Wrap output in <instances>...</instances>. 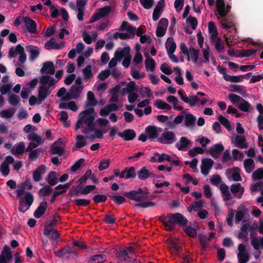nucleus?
Here are the masks:
<instances>
[{"label": "nucleus", "mask_w": 263, "mask_h": 263, "mask_svg": "<svg viewBox=\"0 0 263 263\" xmlns=\"http://www.w3.org/2000/svg\"><path fill=\"white\" fill-rule=\"evenodd\" d=\"M158 220L165 227V230L172 231L174 230L176 225L181 228L185 227L189 221L182 214L179 213H170L167 217H159Z\"/></svg>", "instance_id": "nucleus-1"}, {"label": "nucleus", "mask_w": 263, "mask_h": 263, "mask_svg": "<svg viewBox=\"0 0 263 263\" xmlns=\"http://www.w3.org/2000/svg\"><path fill=\"white\" fill-rule=\"evenodd\" d=\"M148 193L147 190H143L142 188H138L137 190L124 192L123 196L130 199L139 202V203H135L134 206H138L142 208L155 206L156 203L154 202H143L148 199Z\"/></svg>", "instance_id": "nucleus-2"}, {"label": "nucleus", "mask_w": 263, "mask_h": 263, "mask_svg": "<svg viewBox=\"0 0 263 263\" xmlns=\"http://www.w3.org/2000/svg\"><path fill=\"white\" fill-rule=\"evenodd\" d=\"M40 81L42 86L39 88L38 104H41L47 98L51 93L49 88L58 82L53 78L48 75L42 76Z\"/></svg>", "instance_id": "nucleus-3"}, {"label": "nucleus", "mask_w": 263, "mask_h": 263, "mask_svg": "<svg viewBox=\"0 0 263 263\" xmlns=\"http://www.w3.org/2000/svg\"><path fill=\"white\" fill-rule=\"evenodd\" d=\"M34 197L32 194L30 192L26 193L24 199L21 198L18 204V211L23 213H25L28 210L33 203Z\"/></svg>", "instance_id": "nucleus-4"}, {"label": "nucleus", "mask_w": 263, "mask_h": 263, "mask_svg": "<svg viewBox=\"0 0 263 263\" xmlns=\"http://www.w3.org/2000/svg\"><path fill=\"white\" fill-rule=\"evenodd\" d=\"M82 90L81 86L73 84L70 87L69 92H67L65 96L61 98V100L67 101L71 99H78L80 97Z\"/></svg>", "instance_id": "nucleus-5"}, {"label": "nucleus", "mask_w": 263, "mask_h": 263, "mask_svg": "<svg viewBox=\"0 0 263 263\" xmlns=\"http://www.w3.org/2000/svg\"><path fill=\"white\" fill-rule=\"evenodd\" d=\"M54 254L58 257L62 258L66 256L67 258H73L77 256L76 251L70 247L66 246L64 247L53 252Z\"/></svg>", "instance_id": "nucleus-6"}, {"label": "nucleus", "mask_w": 263, "mask_h": 263, "mask_svg": "<svg viewBox=\"0 0 263 263\" xmlns=\"http://www.w3.org/2000/svg\"><path fill=\"white\" fill-rule=\"evenodd\" d=\"M176 136L173 132L168 131L163 133L162 136L157 139V141L164 144H170L175 141Z\"/></svg>", "instance_id": "nucleus-7"}, {"label": "nucleus", "mask_w": 263, "mask_h": 263, "mask_svg": "<svg viewBox=\"0 0 263 263\" xmlns=\"http://www.w3.org/2000/svg\"><path fill=\"white\" fill-rule=\"evenodd\" d=\"M216 6L218 14L222 17L226 16L231 9V6L229 4H227L226 7L224 0H217Z\"/></svg>", "instance_id": "nucleus-8"}, {"label": "nucleus", "mask_w": 263, "mask_h": 263, "mask_svg": "<svg viewBox=\"0 0 263 263\" xmlns=\"http://www.w3.org/2000/svg\"><path fill=\"white\" fill-rule=\"evenodd\" d=\"M20 189L16 190V196L18 198L21 197L25 193V190L27 189L28 190H31L33 186L29 178H26L24 182L21 183L18 186Z\"/></svg>", "instance_id": "nucleus-9"}, {"label": "nucleus", "mask_w": 263, "mask_h": 263, "mask_svg": "<svg viewBox=\"0 0 263 263\" xmlns=\"http://www.w3.org/2000/svg\"><path fill=\"white\" fill-rule=\"evenodd\" d=\"M12 258V253L8 246H5L0 255V263H7Z\"/></svg>", "instance_id": "nucleus-10"}, {"label": "nucleus", "mask_w": 263, "mask_h": 263, "mask_svg": "<svg viewBox=\"0 0 263 263\" xmlns=\"http://www.w3.org/2000/svg\"><path fill=\"white\" fill-rule=\"evenodd\" d=\"M213 164L214 161L212 159L205 158L203 159L201 165V173L204 176L208 175Z\"/></svg>", "instance_id": "nucleus-11"}, {"label": "nucleus", "mask_w": 263, "mask_h": 263, "mask_svg": "<svg viewBox=\"0 0 263 263\" xmlns=\"http://www.w3.org/2000/svg\"><path fill=\"white\" fill-rule=\"evenodd\" d=\"M224 149L223 145L221 143H218L211 147L209 152L212 157L217 158L220 156Z\"/></svg>", "instance_id": "nucleus-12"}, {"label": "nucleus", "mask_w": 263, "mask_h": 263, "mask_svg": "<svg viewBox=\"0 0 263 263\" xmlns=\"http://www.w3.org/2000/svg\"><path fill=\"white\" fill-rule=\"evenodd\" d=\"M24 23L29 32L31 34L36 33V23L32 19L28 17L24 18Z\"/></svg>", "instance_id": "nucleus-13"}, {"label": "nucleus", "mask_w": 263, "mask_h": 263, "mask_svg": "<svg viewBox=\"0 0 263 263\" xmlns=\"http://www.w3.org/2000/svg\"><path fill=\"white\" fill-rule=\"evenodd\" d=\"M117 135L125 141L132 140L136 136L135 131L132 129H127L123 132H118Z\"/></svg>", "instance_id": "nucleus-14"}, {"label": "nucleus", "mask_w": 263, "mask_h": 263, "mask_svg": "<svg viewBox=\"0 0 263 263\" xmlns=\"http://www.w3.org/2000/svg\"><path fill=\"white\" fill-rule=\"evenodd\" d=\"M40 72L42 74H53L55 72L54 64L51 61H48L43 63V66Z\"/></svg>", "instance_id": "nucleus-15"}, {"label": "nucleus", "mask_w": 263, "mask_h": 263, "mask_svg": "<svg viewBox=\"0 0 263 263\" xmlns=\"http://www.w3.org/2000/svg\"><path fill=\"white\" fill-rule=\"evenodd\" d=\"M64 47V44L63 43L58 44L55 39L54 37L51 38L49 41L46 42L45 44V48L46 49H54L56 50H58L60 49H62Z\"/></svg>", "instance_id": "nucleus-16"}, {"label": "nucleus", "mask_w": 263, "mask_h": 263, "mask_svg": "<svg viewBox=\"0 0 263 263\" xmlns=\"http://www.w3.org/2000/svg\"><path fill=\"white\" fill-rule=\"evenodd\" d=\"M145 132L148 138L151 140L158 138V132L157 127L154 125H149L145 128Z\"/></svg>", "instance_id": "nucleus-17"}, {"label": "nucleus", "mask_w": 263, "mask_h": 263, "mask_svg": "<svg viewBox=\"0 0 263 263\" xmlns=\"http://www.w3.org/2000/svg\"><path fill=\"white\" fill-rule=\"evenodd\" d=\"M46 172V166L42 164L38 166L33 173V179L35 182H39L42 179V175Z\"/></svg>", "instance_id": "nucleus-18"}, {"label": "nucleus", "mask_w": 263, "mask_h": 263, "mask_svg": "<svg viewBox=\"0 0 263 263\" xmlns=\"http://www.w3.org/2000/svg\"><path fill=\"white\" fill-rule=\"evenodd\" d=\"M246 141V137L240 135H236L233 140V143L240 149L247 148L248 147V145Z\"/></svg>", "instance_id": "nucleus-19"}, {"label": "nucleus", "mask_w": 263, "mask_h": 263, "mask_svg": "<svg viewBox=\"0 0 263 263\" xmlns=\"http://www.w3.org/2000/svg\"><path fill=\"white\" fill-rule=\"evenodd\" d=\"M117 257L120 261H131V258L128 255L127 250L122 248H120L117 251Z\"/></svg>", "instance_id": "nucleus-20"}, {"label": "nucleus", "mask_w": 263, "mask_h": 263, "mask_svg": "<svg viewBox=\"0 0 263 263\" xmlns=\"http://www.w3.org/2000/svg\"><path fill=\"white\" fill-rule=\"evenodd\" d=\"M65 149L61 146L57 145V142H54L51 146L49 151L50 155H58L60 156H63L65 154Z\"/></svg>", "instance_id": "nucleus-21"}, {"label": "nucleus", "mask_w": 263, "mask_h": 263, "mask_svg": "<svg viewBox=\"0 0 263 263\" xmlns=\"http://www.w3.org/2000/svg\"><path fill=\"white\" fill-rule=\"evenodd\" d=\"M47 207V202L46 201L42 202L34 212L33 215L34 217L36 218H39L41 217L44 214Z\"/></svg>", "instance_id": "nucleus-22"}, {"label": "nucleus", "mask_w": 263, "mask_h": 263, "mask_svg": "<svg viewBox=\"0 0 263 263\" xmlns=\"http://www.w3.org/2000/svg\"><path fill=\"white\" fill-rule=\"evenodd\" d=\"M97 103L98 102L95 98L94 93L91 91H88L85 108H88L90 106H96L97 105Z\"/></svg>", "instance_id": "nucleus-23"}, {"label": "nucleus", "mask_w": 263, "mask_h": 263, "mask_svg": "<svg viewBox=\"0 0 263 263\" xmlns=\"http://www.w3.org/2000/svg\"><path fill=\"white\" fill-rule=\"evenodd\" d=\"M27 50L29 53V59L31 61L36 59L40 53L39 48L36 46H29L27 47Z\"/></svg>", "instance_id": "nucleus-24"}, {"label": "nucleus", "mask_w": 263, "mask_h": 263, "mask_svg": "<svg viewBox=\"0 0 263 263\" xmlns=\"http://www.w3.org/2000/svg\"><path fill=\"white\" fill-rule=\"evenodd\" d=\"M137 175L139 178L142 180H145L149 177H154L152 173L149 172L146 167H142L138 172Z\"/></svg>", "instance_id": "nucleus-25"}, {"label": "nucleus", "mask_w": 263, "mask_h": 263, "mask_svg": "<svg viewBox=\"0 0 263 263\" xmlns=\"http://www.w3.org/2000/svg\"><path fill=\"white\" fill-rule=\"evenodd\" d=\"M165 48L167 53H174L176 48V44L172 37L167 39L165 43Z\"/></svg>", "instance_id": "nucleus-26"}, {"label": "nucleus", "mask_w": 263, "mask_h": 263, "mask_svg": "<svg viewBox=\"0 0 263 263\" xmlns=\"http://www.w3.org/2000/svg\"><path fill=\"white\" fill-rule=\"evenodd\" d=\"M106 260V255L96 254L92 255L88 260L87 263H102Z\"/></svg>", "instance_id": "nucleus-27"}, {"label": "nucleus", "mask_w": 263, "mask_h": 263, "mask_svg": "<svg viewBox=\"0 0 263 263\" xmlns=\"http://www.w3.org/2000/svg\"><path fill=\"white\" fill-rule=\"evenodd\" d=\"M196 119L191 114H187L184 117V125L186 127H194L195 125Z\"/></svg>", "instance_id": "nucleus-28"}, {"label": "nucleus", "mask_w": 263, "mask_h": 263, "mask_svg": "<svg viewBox=\"0 0 263 263\" xmlns=\"http://www.w3.org/2000/svg\"><path fill=\"white\" fill-rule=\"evenodd\" d=\"M243 165L246 172L248 174H250L255 168L254 160L250 158L245 159Z\"/></svg>", "instance_id": "nucleus-29"}, {"label": "nucleus", "mask_w": 263, "mask_h": 263, "mask_svg": "<svg viewBox=\"0 0 263 263\" xmlns=\"http://www.w3.org/2000/svg\"><path fill=\"white\" fill-rule=\"evenodd\" d=\"M46 180L50 186H54L57 184L58 182V180L56 172L54 171H51L48 174L46 178Z\"/></svg>", "instance_id": "nucleus-30"}, {"label": "nucleus", "mask_w": 263, "mask_h": 263, "mask_svg": "<svg viewBox=\"0 0 263 263\" xmlns=\"http://www.w3.org/2000/svg\"><path fill=\"white\" fill-rule=\"evenodd\" d=\"M203 203L202 200L193 202L187 208V211L191 213L193 211H200L203 206Z\"/></svg>", "instance_id": "nucleus-31"}, {"label": "nucleus", "mask_w": 263, "mask_h": 263, "mask_svg": "<svg viewBox=\"0 0 263 263\" xmlns=\"http://www.w3.org/2000/svg\"><path fill=\"white\" fill-rule=\"evenodd\" d=\"M230 190L232 193H237L239 192L240 195L238 196V198L239 199L241 198L244 192V189L241 186L239 183L232 184L231 186Z\"/></svg>", "instance_id": "nucleus-32"}, {"label": "nucleus", "mask_w": 263, "mask_h": 263, "mask_svg": "<svg viewBox=\"0 0 263 263\" xmlns=\"http://www.w3.org/2000/svg\"><path fill=\"white\" fill-rule=\"evenodd\" d=\"M220 188L223 196V200H229L231 198V196L229 192L228 186L225 184H221Z\"/></svg>", "instance_id": "nucleus-33"}, {"label": "nucleus", "mask_w": 263, "mask_h": 263, "mask_svg": "<svg viewBox=\"0 0 263 263\" xmlns=\"http://www.w3.org/2000/svg\"><path fill=\"white\" fill-rule=\"evenodd\" d=\"M190 143V141L185 137H182L180 139V143L176 144V147L179 151H182L183 149L187 147Z\"/></svg>", "instance_id": "nucleus-34"}, {"label": "nucleus", "mask_w": 263, "mask_h": 263, "mask_svg": "<svg viewBox=\"0 0 263 263\" xmlns=\"http://www.w3.org/2000/svg\"><path fill=\"white\" fill-rule=\"evenodd\" d=\"M83 186L80 185L73 186L69 190L68 195L70 197L82 195V190Z\"/></svg>", "instance_id": "nucleus-35"}, {"label": "nucleus", "mask_w": 263, "mask_h": 263, "mask_svg": "<svg viewBox=\"0 0 263 263\" xmlns=\"http://www.w3.org/2000/svg\"><path fill=\"white\" fill-rule=\"evenodd\" d=\"M134 91H138V89L136 88V85L134 81H130L128 83L126 87L122 88L123 93H132L134 92Z\"/></svg>", "instance_id": "nucleus-36"}, {"label": "nucleus", "mask_w": 263, "mask_h": 263, "mask_svg": "<svg viewBox=\"0 0 263 263\" xmlns=\"http://www.w3.org/2000/svg\"><path fill=\"white\" fill-rule=\"evenodd\" d=\"M25 151V145L24 142H20L16 144L15 149L14 147L11 149V153L13 155L23 154Z\"/></svg>", "instance_id": "nucleus-37"}, {"label": "nucleus", "mask_w": 263, "mask_h": 263, "mask_svg": "<svg viewBox=\"0 0 263 263\" xmlns=\"http://www.w3.org/2000/svg\"><path fill=\"white\" fill-rule=\"evenodd\" d=\"M209 31L211 33V40H214L217 37L218 32L214 23L210 22L208 25Z\"/></svg>", "instance_id": "nucleus-38"}, {"label": "nucleus", "mask_w": 263, "mask_h": 263, "mask_svg": "<svg viewBox=\"0 0 263 263\" xmlns=\"http://www.w3.org/2000/svg\"><path fill=\"white\" fill-rule=\"evenodd\" d=\"M28 139L29 140L32 141V142H35L38 145L44 142L43 139L34 133L29 134L28 136Z\"/></svg>", "instance_id": "nucleus-39"}, {"label": "nucleus", "mask_w": 263, "mask_h": 263, "mask_svg": "<svg viewBox=\"0 0 263 263\" xmlns=\"http://www.w3.org/2000/svg\"><path fill=\"white\" fill-rule=\"evenodd\" d=\"M52 188L49 185H45L43 187L41 188L39 192V195L40 196H43L45 198V201L46 198L51 193Z\"/></svg>", "instance_id": "nucleus-40"}, {"label": "nucleus", "mask_w": 263, "mask_h": 263, "mask_svg": "<svg viewBox=\"0 0 263 263\" xmlns=\"http://www.w3.org/2000/svg\"><path fill=\"white\" fill-rule=\"evenodd\" d=\"M199 101V99L196 95H190L189 97H187V101L185 100L184 102L189 104L191 107H193L196 105V104Z\"/></svg>", "instance_id": "nucleus-41"}, {"label": "nucleus", "mask_w": 263, "mask_h": 263, "mask_svg": "<svg viewBox=\"0 0 263 263\" xmlns=\"http://www.w3.org/2000/svg\"><path fill=\"white\" fill-rule=\"evenodd\" d=\"M111 11V7L109 6H106L104 7L100 8L97 13L99 14V16L101 18H103L108 16L109 14L110 13Z\"/></svg>", "instance_id": "nucleus-42"}, {"label": "nucleus", "mask_w": 263, "mask_h": 263, "mask_svg": "<svg viewBox=\"0 0 263 263\" xmlns=\"http://www.w3.org/2000/svg\"><path fill=\"white\" fill-rule=\"evenodd\" d=\"M154 155H155V156H158L157 159V162L158 163H162L164 160L168 162L172 161L171 156L166 154L162 153L161 155H160L159 153L156 152L154 153Z\"/></svg>", "instance_id": "nucleus-43"}, {"label": "nucleus", "mask_w": 263, "mask_h": 263, "mask_svg": "<svg viewBox=\"0 0 263 263\" xmlns=\"http://www.w3.org/2000/svg\"><path fill=\"white\" fill-rule=\"evenodd\" d=\"M211 41L212 43L215 44V49L218 52H220L223 49L224 45L220 38L216 37L215 40H211Z\"/></svg>", "instance_id": "nucleus-44"}, {"label": "nucleus", "mask_w": 263, "mask_h": 263, "mask_svg": "<svg viewBox=\"0 0 263 263\" xmlns=\"http://www.w3.org/2000/svg\"><path fill=\"white\" fill-rule=\"evenodd\" d=\"M238 108L245 112H248L251 107V104L245 99H242V101L237 106Z\"/></svg>", "instance_id": "nucleus-45"}, {"label": "nucleus", "mask_w": 263, "mask_h": 263, "mask_svg": "<svg viewBox=\"0 0 263 263\" xmlns=\"http://www.w3.org/2000/svg\"><path fill=\"white\" fill-rule=\"evenodd\" d=\"M125 169L126 172V179L135 178L136 177L135 167L131 166L129 167H126Z\"/></svg>", "instance_id": "nucleus-46"}, {"label": "nucleus", "mask_w": 263, "mask_h": 263, "mask_svg": "<svg viewBox=\"0 0 263 263\" xmlns=\"http://www.w3.org/2000/svg\"><path fill=\"white\" fill-rule=\"evenodd\" d=\"M252 177L254 180H260L263 178V167H260L256 170L252 175Z\"/></svg>", "instance_id": "nucleus-47"}, {"label": "nucleus", "mask_w": 263, "mask_h": 263, "mask_svg": "<svg viewBox=\"0 0 263 263\" xmlns=\"http://www.w3.org/2000/svg\"><path fill=\"white\" fill-rule=\"evenodd\" d=\"M85 137L83 135H78L76 137L77 142L76 143V147L78 148H80L86 145V143L85 140Z\"/></svg>", "instance_id": "nucleus-48"}, {"label": "nucleus", "mask_w": 263, "mask_h": 263, "mask_svg": "<svg viewBox=\"0 0 263 263\" xmlns=\"http://www.w3.org/2000/svg\"><path fill=\"white\" fill-rule=\"evenodd\" d=\"M8 101L11 105L16 106L20 102V98L16 95L10 94L8 97Z\"/></svg>", "instance_id": "nucleus-49"}, {"label": "nucleus", "mask_w": 263, "mask_h": 263, "mask_svg": "<svg viewBox=\"0 0 263 263\" xmlns=\"http://www.w3.org/2000/svg\"><path fill=\"white\" fill-rule=\"evenodd\" d=\"M218 119L219 121L220 122V123L222 125L225 126L228 130L230 131L231 130V129H232L231 126L230 121H229L228 119H227L226 118L222 116V115L219 116L218 117Z\"/></svg>", "instance_id": "nucleus-50"}, {"label": "nucleus", "mask_w": 263, "mask_h": 263, "mask_svg": "<svg viewBox=\"0 0 263 263\" xmlns=\"http://www.w3.org/2000/svg\"><path fill=\"white\" fill-rule=\"evenodd\" d=\"M109 197L112 201L119 205L122 204L126 202L125 198L122 196L110 195Z\"/></svg>", "instance_id": "nucleus-51"}, {"label": "nucleus", "mask_w": 263, "mask_h": 263, "mask_svg": "<svg viewBox=\"0 0 263 263\" xmlns=\"http://www.w3.org/2000/svg\"><path fill=\"white\" fill-rule=\"evenodd\" d=\"M145 65L146 70L149 68L151 71H153L155 68L156 63L153 58L145 59Z\"/></svg>", "instance_id": "nucleus-52"}, {"label": "nucleus", "mask_w": 263, "mask_h": 263, "mask_svg": "<svg viewBox=\"0 0 263 263\" xmlns=\"http://www.w3.org/2000/svg\"><path fill=\"white\" fill-rule=\"evenodd\" d=\"M229 99L231 101L233 105L237 106L236 105L238 102H241L243 99L242 98L235 94H230L228 96Z\"/></svg>", "instance_id": "nucleus-53"}, {"label": "nucleus", "mask_w": 263, "mask_h": 263, "mask_svg": "<svg viewBox=\"0 0 263 263\" xmlns=\"http://www.w3.org/2000/svg\"><path fill=\"white\" fill-rule=\"evenodd\" d=\"M15 111L14 108L4 110L1 112L0 116L2 118H10L13 116Z\"/></svg>", "instance_id": "nucleus-54"}, {"label": "nucleus", "mask_w": 263, "mask_h": 263, "mask_svg": "<svg viewBox=\"0 0 263 263\" xmlns=\"http://www.w3.org/2000/svg\"><path fill=\"white\" fill-rule=\"evenodd\" d=\"M83 73L84 76V79L89 80L92 77V68L90 65H87L85 68L83 69Z\"/></svg>", "instance_id": "nucleus-55"}, {"label": "nucleus", "mask_w": 263, "mask_h": 263, "mask_svg": "<svg viewBox=\"0 0 263 263\" xmlns=\"http://www.w3.org/2000/svg\"><path fill=\"white\" fill-rule=\"evenodd\" d=\"M230 87L232 88L231 90V91L239 93L241 95L246 92L243 86L232 84L230 86Z\"/></svg>", "instance_id": "nucleus-56"}, {"label": "nucleus", "mask_w": 263, "mask_h": 263, "mask_svg": "<svg viewBox=\"0 0 263 263\" xmlns=\"http://www.w3.org/2000/svg\"><path fill=\"white\" fill-rule=\"evenodd\" d=\"M140 93H141L142 98H150L153 95L151 89L148 87H142L140 90Z\"/></svg>", "instance_id": "nucleus-57"}, {"label": "nucleus", "mask_w": 263, "mask_h": 263, "mask_svg": "<svg viewBox=\"0 0 263 263\" xmlns=\"http://www.w3.org/2000/svg\"><path fill=\"white\" fill-rule=\"evenodd\" d=\"M189 52L190 54V57L191 56L194 62L195 63H196L198 61V59L199 58L198 50L195 49L193 47H190L189 48Z\"/></svg>", "instance_id": "nucleus-58"}, {"label": "nucleus", "mask_w": 263, "mask_h": 263, "mask_svg": "<svg viewBox=\"0 0 263 263\" xmlns=\"http://www.w3.org/2000/svg\"><path fill=\"white\" fill-rule=\"evenodd\" d=\"M238 263H247L249 261L250 257L248 252L245 254H238Z\"/></svg>", "instance_id": "nucleus-59"}, {"label": "nucleus", "mask_w": 263, "mask_h": 263, "mask_svg": "<svg viewBox=\"0 0 263 263\" xmlns=\"http://www.w3.org/2000/svg\"><path fill=\"white\" fill-rule=\"evenodd\" d=\"M204 153V149L200 147H195L189 151V155L191 157H195L197 154H202Z\"/></svg>", "instance_id": "nucleus-60"}, {"label": "nucleus", "mask_w": 263, "mask_h": 263, "mask_svg": "<svg viewBox=\"0 0 263 263\" xmlns=\"http://www.w3.org/2000/svg\"><path fill=\"white\" fill-rule=\"evenodd\" d=\"M186 22L187 23H189L191 25V27L193 30H195L196 29L197 25H198V21H197V19L196 17H193L192 16L190 15L187 18Z\"/></svg>", "instance_id": "nucleus-61"}, {"label": "nucleus", "mask_w": 263, "mask_h": 263, "mask_svg": "<svg viewBox=\"0 0 263 263\" xmlns=\"http://www.w3.org/2000/svg\"><path fill=\"white\" fill-rule=\"evenodd\" d=\"M110 160L109 159H103L99 163L98 168L100 171L108 168L110 165Z\"/></svg>", "instance_id": "nucleus-62"}, {"label": "nucleus", "mask_w": 263, "mask_h": 263, "mask_svg": "<svg viewBox=\"0 0 263 263\" xmlns=\"http://www.w3.org/2000/svg\"><path fill=\"white\" fill-rule=\"evenodd\" d=\"M243 81V77L242 75L239 76H230L228 77L226 81H229L233 83L241 82Z\"/></svg>", "instance_id": "nucleus-63"}, {"label": "nucleus", "mask_w": 263, "mask_h": 263, "mask_svg": "<svg viewBox=\"0 0 263 263\" xmlns=\"http://www.w3.org/2000/svg\"><path fill=\"white\" fill-rule=\"evenodd\" d=\"M221 26L223 29H229L233 27V23L231 21H229L227 18H224L222 21H221Z\"/></svg>", "instance_id": "nucleus-64"}]
</instances>
